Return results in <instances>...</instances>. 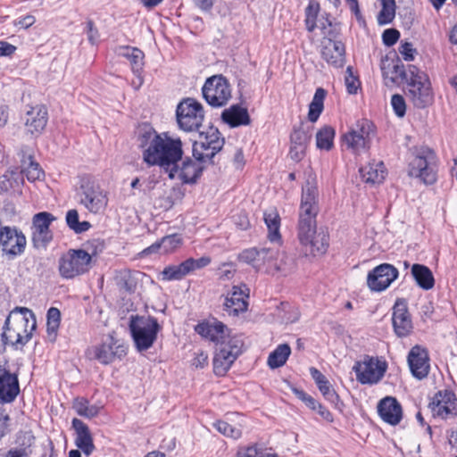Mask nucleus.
Wrapping results in <instances>:
<instances>
[{
	"instance_id": "obj_1",
	"label": "nucleus",
	"mask_w": 457,
	"mask_h": 457,
	"mask_svg": "<svg viewBox=\"0 0 457 457\" xmlns=\"http://www.w3.org/2000/svg\"><path fill=\"white\" fill-rule=\"evenodd\" d=\"M317 213V186L313 179L307 180L303 187L297 237L305 252L313 256L324 254L328 247V236L316 230Z\"/></svg>"
},
{
	"instance_id": "obj_2",
	"label": "nucleus",
	"mask_w": 457,
	"mask_h": 457,
	"mask_svg": "<svg viewBox=\"0 0 457 457\" xmlns=\"http://www.w3.org/2000/svg\"><path fill=\"white\" fill-rule=\"evenodd\" d=\"M137 141L143 149V160L150 166L158 165L167 171L182 158L180 138L170 137L167 133L158 134L148 125L139 129Z\"/></svg>"
},
{
	"instance_id": "obj_3",
	"label": "nucleus",
	"mask_w": 457,
	"mask_h": 457,
	"mask_svg": "<svg viewBox=\"0 0 457 457\" xmlns=\"http://www.w3.org/2000/svg\"><path fill=\"white\" fill-rule=\"evenodd\" d=\"M195 331L216 343L213 370L218 376L225 375L242 353L244 343L241 337L231 335L229 329L218 320L199 324Z\"/></svg>"
},
{
	"instance_id": "obj_4",
	"label": "nucleus",
	"mask_w": 457,
	"mask_h": 457,
	"mask_svg": "<svg viewBox=\"0 0 457 457\" xmlns=\"http://www.w3.org/2000/svg\"><path fill=\"white\" fill-rule=\"evenodd\" d=\"M36 327L37 321L32 311L26 307H16L5 320L3 342L16 347L22 346L30 340Z\"/></svg>"
},
{
	"instance_id": "obj_5",
	"label": "nucleus",
	"mask_w": 457,
	"mask_h": 457,
	"mask_svg": "<svg viewBox=\"0 0 457 457\" xmlns=\"http://www.w3.org/2000/svg\"><path fill=\"white\" fill-rule=\"evenodd\" d=\"M77 197L80 205L96 215L104 213L109 203L108 192L98 181L90 177L81 179Z\"/></svg>"
},
{
	"instance_id": "obj_6",
	"label": "nucleus",
	"mask_w": 457,
	"mask_h": 457,
	"mask_svg": "<svg viewBox=\"0 0 457 457\" xmlns=\"http://www.w3.org/2000/svg\"><path fill=\"white\" fill-rule=\"evenodd\" d=\"M407 96L417 108H425L433 102V93L430 82L425 73L419 71L416 66H410L408 70Z\"/></svg>"
},
{
	"instance_id": "obj_7",
	"label": "nucleus",
	"mask_w": 457,
	"mask_h": 457,
	"mask_svg": "<svg viewBox=\"0 0 457 457\" xmlns=\"http://www.w3.org/2000/svg\"><path fill=\"white\" fill-rule=\"evenodd\" d=\"M374 135L373 123L362 119L356 121L341 137L342 147L354 154L367 152Z\"/></svg>"
},
{
	"instance_id": "obj_8",
	"label": "nucleus",
	"mask_w": 457,
	"mask_h": 457,
	"mask_svg": "<svg viewBox=\"0 0 457 457\" xmlns=\"http://www.w3.org/2000/svg\"><path fill=\"white\" fill-rule=\"evenodd\" d=\"M129 328L137 349L142 352L153 346L161 326L155 318L136 316L131 317Z\"/></svg>"
},
{
	"instance_id": "obj_9",
	"label": "nucleus",
	"mask_w": 457,
	"mask_h": 457,
	"mask_svg": "<svg viewBox=\"0 0 457 457\" xmlns=\"http://www.w3.org/2000/svg\"><path fill=\"white\" fill-rule=\"evenodd\" d=\"M92 256L82 249L69 250L59 259L60 275L66 279L74 278L91 269Z\"/></svg>"
},
{
	"instance_id": "obj_10",
	"label": "nucleus",
	"mask_w": 457,
	"mask_h": 457,
	"mask_svg": "<svg viewBox=\"0 0 457 457\" xmlns=\"http://www.w3.org/2000/svg\"><path fill=\"white\" fill-rule=\"evenodd\" d=\"M177 122L186 132L197 131L204 120L203 105L193 98L181 101L176 110Z\"/></svg>"
},
{
	"instance_id": "obj_11",
	"label": "nucleus",
	"mask_w": 457,
	"mask_h": 457,
	"mask_svg": "<svg viewBox=\"0 0 457 457\" xmlns=\"http://www.w3.org/2000/svg\"><path fill=\"white\" fill-rule=\"evenodd\" d=\"M225 140L216 128L209 127L206 131L200 132L199 139L193 144V155L200 162H211L219 153Z\"/></svg>"
},
{
	"instance_id": "obj_12",
	"label": "nucleus",
	"mask_w": 457,
	"mask_h": 457,
	"mask_svg": "<svg viewBox=\"0 0 457 457\" xmlns=\"http://www.w3.org/2000/svg\"><path fill=\"white\" fill-rule=\"evenodd\" d=\"M413 158L409 163V175L420 179L425 184H432L436 181V173L431 167L434 160V152L427 147L420 146L413 149Z\"/></svg>"
},
{
	"instance_id": "obj_13",
	"label": "nucleus",
	"mask_w": 457,
	"mask_h": 457,
	"mask_svg": "<svg viewBox=\"0 0 457 457\" xmlns=\"http://www.w3.org/2000/svg\"><path fill=\"white\" fill-rule=\"evenodd\" d=\"M387 369L385 360L378 357L364 356L362 360L356 361L353 370L356 374V379L361 384H377L382 379Z\"/></svg>"
},
{
	"instance_id": "obj_14",
	"label": "nucleus",
	"mask_w": 457,
	"mask_h": 457,
	"mask_svg": "<svg viewBox=\"0 0 457 457\" xmlns=\"http://www.w3.org/2000/svg\"><path fill=\"white\" fill-rule=\"evenodd\" d=\"M205 101L212 107H221L231 98V87L222 75H214L207 79L203 88Z\"/></svg>"
},
{
	"instance_id": "obj_15",
	"label": "nucleus",
	"mask_w": 457,
	"mask_h": 457,
	"mask_svg": "<svg viewBox=\"0 0 457 457\" xmlns=\"http://www.w3.org/2000/svg\"><path fill=\"white\" fill-rule=\"evenodd\" d=\"M126 346L112 336L108 337L100 345L87 349V355L91 359L97 360L100 363L107 365L116 359H121L127 353Z\"/></svg>"
},
{
	"instance_id": "obj_16",
	"label": "nucleus",
	"mask_w": 457,
	"mask_h": 457,
	"mask_svg": "<svg viewBox=\"0 0 457 457\" xmlns=\"http://www.w3.org/2000/svg\"><path fill=\"white\" fill-rule=\"evenodd\" d=\"M204 162L190 158L183 160L180 164L178 162H174L167 170L169 178L178 179L184 184L195 183L204 170Z\"/></svg>"
},
{
	"instance_id": "obj_17",
	"label": "nucleus",
	"mask_w": 457,
	"mask_h": 457,
	"mask_svg": "<svg viewBox=\"0 0 457 457\" xmlns=\"http://www.w3.org/2000/svg\"><path fill=\"white\" fill-rule=\"evenodd\" d=\"M211 263L209 256H202L199 259L188 258L179 265L166 267L162 272L164 280H180L191 272L203 269Z\"/></svg>"
},
{
	"instance_id": "obj_18",
	"label": "nucleus",
	"mask_w": 457,
	"mask_h": 457,
	"mask_svg": "<svg viewBox=\"0 0 457 457\" xmlns=\"http://www.w3.org/2000/svg\"><path fill=\"white\" fill-rule=\"evenodd\" d=\"M398 277V270L393 265L383 263L368 274L367 285L372 291L380 292L387 288Z\"/></svg>"
},
{
	"instance_id": "obj_19",
	"label": "nucleus",
	"mask_w": 457,
	"mask_h": 457,
	"mask_svg": "<svg viewBox=\"0 0 457 457\" xmlns=\"http://www.w3.org/2000/svg\"><path fill=\"white\" fill-rule=\"evenodd\" d=\"M55 217L47 212H38L32 220V241L37 248L45 247L52 240L49 226Z\"/></svg>"
},
{
	"instance_id": "obj_20",
	"label": "nucleus",
	"mask_w": 457,
	"mask_h": 457,
	"mask_svg": "<svg viewBox=\"0 0 457 457\" xmlns=\"http://www.w3.org/2000/svg\"><path fill=\"white\" fill-rule=\"evenodd\" d=\"M20 394L18 376L12 373L6 363H0V403H12Z\"/></svg>"
},
{
	"instance_id": "obj_21",
	"label": "nucleus",
	"mask_w": 457,
	"mask_h": 457,
	"mask_svg": "<svg viewBox=\"0 0 457 457\" xmlns=\"http://www.w3.org/2000/svg\"><path fill=\"white\" fill-rule=\"evenodd\" d=\"M249 289L245 285L233 286L225 296L224 310L228 315L237 316L247 310Z\"/></svg>"
},
{
	"instance_id": "obj_22",
	"label": "nucleus",
	"mask_w": 457,
	"mask_h": 457,
	"mask_svg": "<svg viewBox=\"0 0 457 457\" xmlns=\"http://www.w3.org/2000/svg\"><path fill=\"white\" fill-rule=\"evenodd\" d=\"M320 4L315 0H311L305 9V25L308 31L312 32L315 29H320L326 37L332 36L330 28L332 23L327 15H319Z\"/></svg>"
},
{
	"instance_id": "obj_23",
	"label": "nucleus",
	"mask_w": 457,
	"mask_h": 457,
	"mask_svg": "<svg viewBox=\"0 0 457 457\" xmlns=\"http://www.w3.org/2000/svg\"><path fill=\"white\" fill-rule=\"evenodd\" d=\"M434 416L442 419L453 418L457 415V398L451 391L438 392L431 403Z\"/></svg>"
},
{
	"instance_id": "obj_24",
	"label": "nucleus",
	"mask_w": 457,
	"mask_h": 457,
	"mask_svg": "<svg viewBox=\"0 0 457 457\" xmlns=\"http://www.w3.org/2000/svg\"><path fill=\"white\" fill-rule=\"evenodd\" d=\"M48 120L47 109L43 104L31 106L25 113V129L31 136L40 135Z\"/></svg>"
},
{
	"instance_id": "obj_25",
	"label": "nucleus",
	"mask_w": 457,
	"mask_h": 457,
	"mask_svg": "<svg viewBox=\"0 0 457 457\" xmlns=\"http://www.w3.org/2000/svg\"><path fill=\"white\" fill-rule=\"evenodd\" d=\"M408 364L414 377L421 379L428 374L429 363L427 351L419 346H413L408 354Z\"/></svg>"
},
{
	"instance_id": "obj_26",
	"label": "nucleus",
	"mask_w": 457,
	"mask_h": 457,
	"mask_svg": "<svg viewBox=\"0 0 457 457\" xmlns=\"http://www.w3.org/2000/svg\"><path fill=\"white\" fill-rule=\"evenodd\" d=\"M312 137L311 129H305L304 125L295 128L290 137L291 146L289 155L294 161H300L305 154L306 145Z\"/></svg>"
},
{
	"instance_id": "obj_27",
	"label": "nucleus",
	"mask_w": 457,
	"mask_h": 457,
	"mask_svg": "<svg viewBox=\"0 0 457 457\" xmlns=\"http://www.w3.org/2000/svg\"><path fill=\"white\" fill-rule=\"evenodd\" d=\"M395 332L398 337L408 336L412 329V323L406 304L397 301L393 309L392 317Z\"/></svg>"
},
{
	"instance_id": "obj_28",
	"label": "nucleus",
	"mask_w": 457,
	"mask_h": 457,
	"mask_svg": "<svg viewBox=\"0 0 457 457\" xmlns=\"http://www.w3.org/2000/svg\"><path fill=\"white\" fill-rule=\"evenodd\" d=\"M345 46L341 41L327 38L323 41L322 58L329 64L339 68L345 63Z\"/></svg>"
},
{
	"instance_id": "obj_29",
	"label": "nucleus",
	"mask_w": 457,
	"mask_h": 457,
	"mask_svg": "<svg viewBox=\"0 0 457 457\" xmlns=\"http://www.w3.org/2000/svg\"><path fill=\"white\" fill-rule=\"evenodd\" d=\"M378 409L381 419L389 425L395 426L401 420L402 408L395 398H384L380 401Z\"/></svg>"
},
{
	"instance_id": "obj_30",
	"label": "nucleus",
	"mask_w": 457,
	"mask_h": 457,
	"mask_svg": "<svg viewBox=\"0 0 457 457\" xmlns=\"http://www.w3.org/2000/svg\"><path fill=\"white\" fill-rule=\"evenodd\" d=\"M360 174L365 183L376 185L384 181L386 170L383 162H372L361 167L360 169Z\"/></svg>"
},
{
	"instance_id": "obj_31",
	"label": "nucleus",
	"mask_w": 457,
	"mask_h": 457,
	"mask_svg": "<svg viewBox=\"0 0 457 457\" xmlns=\"http://www.w3.org/2000/svg\"><path fill=\"white\" fill-rule=\"evenodd\" d=\"M221 119L232 128L250 123L247 109L238 104H234L225 109L221 113Z\"/></svg>"
},
{
	"instance_id": "obj_32",
	"label": "nucleus",
	"mask_w": 457,
	"mask_h": 457,
	"mask_svg": "<svg viewBox=\"0 0 457 457\" xmlns=\"http://www.w3.org/2000/svg\"><path fill=\"white\" fill-rule=\"evenodd\" d=\"M310 374L323 396L331 403L337 404L338 403V395L328 378L314 367L310 368Z\"/></svg>"
},
{
	"instance_id": "obj_33",
	"label": "nucleus",
	"mask_w": 457,
	"mask_h": 457,
	"mask_svg": "<svg viewBox=\"0 0 457 457\" xmlns=\"http://www.w3.org/2000/svg\"><path fill=\"white\" fill-rule=\"evenodd\" d=\"M182 245V237L178 234L163 237L161 241L153 244L151 246L144 250V253H153L159 250L162 253H169L178 249Z\"/></svg>"
},
{
	"instance_id": "obj_34",
	"label": "nucleus",
	"mask_w": 457,
	"mask_h": 457,
	"mask_svg": "<svg viewBox=\"0 0 457 457\" xmlns=\"http://www.w3.org/2000/svg\"><path fill=\"white\" fill-rule=\"evenodd\" d=\"M264 221L268 228V238L270 242L280 240V217L276 208L270 207L264 212Z\"/></svg>"
},
{
	"instance_id": "obj_35",
	"label": "nucleus",
	"mask_w": 457,
	"mask_h": 457,
	"mask_svg": "<svg viewBox=\"0 0 457 457\" xmlns=\"http://www.w3.org/2000/svg\"><path fill=\"white\" fill-rule=\"evenodd\" d=\"M380 67L386 85L395 83L399 78L403 79L404 77H408L403 65L389 62L388 59L382 60Z\"/></svg>"
},
{
	"instance_id": "obj_36",
	"label": "nucleus",
	"mask_w": 457,
	"mask_h": 457,
	"mask_svg": "<svg viewBox=\"0 0 457 457\" xmlns=\"http://www.w3.org/2000/svg\"><path fill=\"white\" fill-rule=\"evenodd\" d=\"M411 275L417 285L424 290H429L435 285L434 276L431 270L425 265L413 264Z\"/></svg>"
},
{
	"instance_id": "obj_37",
	"label": "nucleus",
	"mask_w": 457,
	"mask_h": 457,
	"mask_svg": "<svg viewBox=\"0 0 457 457\" xmlns=\"http://www.w3.org/2000/svg\"><path fill=\"white\" fill-rule=\"evenodd\" d=\"M266 252L256 248H249L242 251L238 254V260L244 263L251 265L254 270H261L263 269V262L265 261Z\"/></svg>"
},
{
	"instance_id": "obj_38",
	"label": "nucleus",
	"mask_w": 457,
	"mask_h": 457,
	"mask_svg": "<svg viewBox=\"0 0 457 457\" xmlns=\"http://www.w3.org/2000/svg\"><path fill=\"white\" fill-rule=\"evenodd\" d=\"M119 54L126 57L131 64V69L134 73H139L144 66V53L136 47L122 46L120 47Z\"/></svg>"
},
{
	"instance_id": "obj_39",
	"label": "nucleus",
	"mask_w": 457,
	"mask_h": 457,
	"mask_svg": "<svg viewBox=\"0 0 457 457\" xmlns=\"http://www.w3.org/2000/svg\"><path fill=\"white\" fill-rule=\"evenodd\" d=\"M290 354V346L287 344H281L269 354L267 364L272 370L282 367Z\"/></svg>"
},
{
	"instance_id": "obj_40",
	"label": "nucleus",
	"mask_w": 457,
	"mask_h": 457,
	"mask_svg": "<svg viewBox=\"0 0 457 457\" xmlns=\"http://www.w3.org/2000/svg\"><path fill=\"white\" fill-rule=\"evenodd\" d=\"M278 259H275L274 263L270 265V274H280L286 276L293 271L295 268V261L289 257L286 253L278 250Z\"/></svg>"
},
{
	"instance_id": "obj_41",
	"label": "nucleus",
	"mask_w": 457,
	"mask_h": 457,
	"mask_svg": "<svg viewBox=\"0 0 457 457\" xmlns=\"http://www.w3.org/2000/svg\"><path fill=\"white\" fill-rule=\"evenodd\" d=\"M327 92L322 87L316 89L313 98L309 105L308 119L311 122H315L321 114L324 108V99Z\"/></svg>"
},
{
	"instance_id": "obj_42",
	"label": "nucleus",
	"mask_w": 457,
	"mask_h": 457,
	"mask_svg": "<svg viewBox=\"0 0 457 457\" xmlns=\"http://www.w3.org/2000/svg\"><path fill=\"white\" fill-rule=\"evenodd\" d=\"M61 312L57 308L51 307L46 315V333L50 342H54L60 327Z\"/></svg>"
},
{
	"instance_id": "obj_43",
	"label": "nucleus",
	"mask_w": 457,
	"mask_h": 457,
	"mask_svg": "<svg viewBox=\"0 0 457 457\" xmlns=\"http://www.w3.org/2000/svg\"><path fill=\"white\" fill-rule=\"evenodd\" d=\"M72 407L78 415L87 419L96 416L100 411L99 406L90 404L85 398H76L73 402Z\"/></svg>"
},
{
	"instance_id": "obj_44",
	"label": "nucleus",
	"mask_w": 457,
	"mask_h": 457,
	"mask_svg": "<svg viewBox=\"0 0 457 457\" xmlns=\"http://www.w3.org/2000/svg\"><path fill=\"white\" fill-rule=\"evenodd\" d=\"M335 130L330 126H325L317 132L316 145L319 149L330 150L333 146Z\"/></svg>"
},
{
	"instance_id": "obj_45",
	"label": "nucleus",
	"mask_w": 457,
	"mask_h": 457,
	"mask_svg": "<svg viewBox=\"0 0 457 457\" xmlns=\"http://www.w3.org/2000/svg\"><path fill=\"white\" fill-rule=\"evenodd\" d=\"M382 9L378 15V22L380 25L390 23L395 15V0H380Z\"/></svg>"
},
{
	"instance_id": "obj_46",
	"label": "nucleus",
	"mask_w": 457,
	"mask_h": 457,
	"mask_svg": "<svg viewBox=\"0 0 457 457\" xmlns=\"http://www.w3.org/2000/svg\"><path fill=\"white\" fill-rule=\"evenodd\" d=\"M237 457H278L271 450L260 445H252L241 448L237 452Z\"/></svg>"
},
{
	"instance_id": "obj_47",
	"label": "nucleus",
	"mask_w": 457,
	"mask_h": 457,
	"mask_svg": "<svg viewBox=\"0 0 457 457\" xmlns=\"http://www.w3.org/2000/svg\"><path fill=\"white\" fill-rule=\"evenodd\" d=\"M67 225L74 230L76 233H82L88 230L91 228V224L88 221H79V212L75 209L68 211L66 214Z\"/></svg>"
},
{
	"instance_id": "obj_48",
	"label": "nucleus",
	"mask_w": 457,
	"mask_h": 457,
	"mask_svg": "<svg viewBox=\"0 0 457 457\" xmlns=\"http://www.w3.org/2000/svg\"><path fill=\"white\" fill-rule=\"evenodd\" d=\"M75 443L87 455H89L94 450L92 436L88 430H77Z\"/></svg>"
},
{
	"instance_id": "obj_49",
	"label": "nucleus",
	"mask_w": 457,
	"mask_h": 457,
	"mask_svg": "<svg viewBox=\"0 0 457 457\" xmlns=\"http://www.w3.org/2000/svg\"><path fill=\"white\" fill-rule=\"evenodd\" d=\"M345 82L348 93L356 94L361 83L358 78L353 75V68L351 66H348L346 69Z\"/></svg>"
},
{
	"instance_id": "obj_50",
	"label": "nucleus",
	"mask_w": 457,
	"mask_h": 457,
	"mask_svg": "<svg viewBox=\"0 0 457 457\" xmlns=\"http://www.w3.org/2000/svg\"><path fill=\"white\" fill-rule=\"evenodd\" d=\"M23 173L29 181H36L40 179L44 172L40 169L38 163L30 162L29 164L23 169Z\"/></svg>"
},
{
	"instance_id": "obj_51",
	"label": "nucleus",
	"mask_w": 457,
	"mask_h": 457,
	"mask_svg": "<svg viewBox=\"0 0 457 457\" xmlns=\"http://www.w3.org/2000/svg\"><path fill=\"white\" fill-rule=\"evenodd\" d=\"M391 105L395 113L402 118L405 115L406 104L404 98L398 94L393 95L391 98Z\"/></svg>"
},
{
	"instance_id": "obj_52",
	"label": "nucleus",
	"mask_w": 457,
	"mask_h": 457,
	"mask_svg": "<svg viewBox=\"0 0 457 457\" xmlns=\"http://www.w3.org/2000/svg\"><path fill=\"white\" fill-rule=\"evenodd\" d=\"M261 251L266 252L265 261L263 262V268L266 269L267 273H270V265L271 263H274L275 259H278V249L275 248H262Z\"/></svg>"
},
{
	"instance_id": "obj_53",
	"label": "nucleus",
	"mask_w": 457,
	"mask_h": 457,
	"mask_svg": "<svg viewBox=\"0 0 457 457\" xmlns=\"http://www.w3.org/2000/svg\"><path fill=\"white\" fill-rule=\"evenodd\" d=\"M399 37L400 33L398 30L388 29L384 31L382 38L386 46H391L397 42Z\"/></svg>"
},
{
	"instance_id": "obj_54",
	"label": "nucleus",
	"mask_w": 457,
	"mask_h": 457,
	"mask_svg": "<svg viewBox=\"0 0 457 457\" xmlns=\"http://www.w3.org/2000/svg\"><path fill=\"white\" fill-rule=\"evenodd\" d=\"M415 52L416 50L412 47V45L408 42L402 44L399 47V53L402 54L403 58L407 62H411L414 59Z\"/></svg>"
},
{
	"instance_id": "obj_55",
	"label": "nucleus",
	"mask_w": 457,
	"mask_h": 457,
	"mask_svg": "<svg viewBox=\"0 0 457 457\" xmlns=\"http://www.w3.org/2000/svg\"><path fill=\"white\" fill-rule=\"evenodd\" d=\"M120 284L128 291L135 290L134 279L129 272H123L121 274Z\"/></svg>"
},
{
	"instance_id": "obj_56",
	"label": "nucleus",
	"mask_w": 457,
	"mask_h": 457,
	"mask_svg": "<svg viewBox=\"0 0 457 457\" xmlns=\"http://www.w3.org/2000/svg\"><path fill=\"white\" fill-rule=\"evenodd\" d=\"M36 21V18L33 15H26L22 18L17 19L14 21V25L20 29H29Z\"/></svg>"
},
{
	"instance_id": "obj_57",
	"label": "nucleus",
	"mask_w": 457,
	"mask_h": 457,
	"mask_svg": "<svg viewBox=\"0 0 457 457\" xmlns=\"http://www.w3.org/2000/svg\"><path fill=\"white\" fill-rule=\"evenodd\" d=\"M219 270L220 278L224 279H229L232 278L236 271V269L232 263H223Z\"/></svg>"
},
{
	"instance_id": "obj_58",
	"label": "nucleus",
	"mask_w": 457,
	"mask_h": 457,
	"mask_svg": "<svg viewBox=\"0 0 457 457\" xmlns=\"http://www.w3.org/2000/svg\"><path fill=\"white\" fill-rule=\"evenodd\" d=\"M207 363H208V355L204 352L197 353L192 361V365L195 366V368H200V369L206 366Z\"/></svg>"
},
{
	"instance_id": "obj_59",
	"label": "nucleus",
	"mask_w": 457,
	"mask_h": 457,
	"mask_svg": "<svg viewBox=\"0 0 457 457\" xmlns=\"http://www.w3.org/2000/svg\"><path fill=\"white\" fill-rule=\"evenodd\" d=\"M16 50V47L7 42L0 41V57L10 56Z\"/></svg>"
},
{
	"instance_id": "obj_60",
	"label": "nucleus",
	"mask_w": 457,
	"mask_h": 457,
	"mask_svg": "<svg viewBox=\"0 0 457 457\" xmlns=\"http://www.w3.org/2000/svg\"><path fill=\"white\" fill-rule=\"evenodd\" d=\"M87 37L91 44L95 45L98 39V31L93 26L92 21L87 22Z\"/></svg>"
},
{
	"instance_id": "obj_61",
	"label": "nucleus",
	"mask_w": 457,
	"mask_h": 457,
	"mask_svg": "<svg viewBox=\"0 0 457 457\" xmlns=\"http://www.w3.org/2000/svg\"><path fill=\"white\" fill-rule=\"evenodd\" d=\"M196 6L204 11L210 10L214 3V0H193Z\"/></svg>"
},
{
	"instance_id": "obj_62",
	"label": "nucleus",
	"mask_w": 457,
	"mask_h": 457,
	"mask_svg": "<svg viewBox=\"0 0 457 457\" xmlns=\"http://www.w3.org/2000/svg\"><path fill=\"white\" fill-rule=\"evenodd\" d=\"M349 7L353 12L356 15L358 20L361 19V15L359 9L358 0H346Z\"/></svg>"
},
{
	"instance_id": "obj_63",
	"label": "nucleus",
	"mask_w": 457,
	"mask_h": 457,
	"mask_svg": "<svg viewBox=\"0 0 457 457\" xmlns=\"http://www.w3.org/2000/svg\"><path fill=\"white\" fill-rule=\"evenodd\" d=\"M139 3L148 10H152L159 5L163 0H138Z\"/></svg>"
},
{
	"instance_id": "obj_64",
	"label": "nucleus",
	"mask_w": 457,
	"mask_h": 457,
	"mask_svg": "<svg viewBox=\"0 0 457 457\" xmlns=\"http://www.w3.org/2000/svg\"><path fill=\"white\" fill-rule=\"evenodd\" d=\"M8 120V109L6 106H0V127H4Z\"/></svg>"
}]
</instances>
